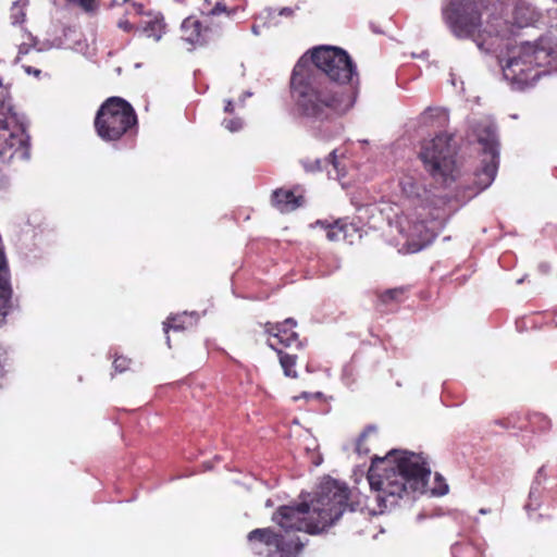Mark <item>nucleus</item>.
Returning a JSON list of instances; mask_svg holds the SVG:
<instances>
[{
  "mask_svg": "<svg viewBox=\"0 0 557 557\" xmlns=\"http://www.w3.org/2000/svg\"><path fill=\"white\" fill-rule=\"evenodd\" d=\"M223 125L231 132H237L243 126V121L239 117L224 119Z\"/></svg>",
  "mask_w": 557,
  "mask_h": 557,
  "instance_id": "27",
  "label": "nucleus"
},
{
  "mask_svg": "<svg viewBox=\"0 0 557 557\" xmlns=\"http://www.w3.org/2000/svg\"><path fill=\"white\" fill-rule=\"evenodd\" d=\"M188 319L187 313L176 314L169 317L166 321L163 322V331L165 334H169L170 331L182 332L187 329L186 320Z\"/></svg>",
  "mask_w": 557,
  "mask_h": 557,
  "instance_id": "22",
  "label": "nucleus"
},
{
  "mask_svg": "<svg viewBox=\"0 0 557 557\" xmlns=\"http://www.w3.org/2000/svg\"><path fill=\"white\" fill-rule=\"evenodd\" d=\"M476 552L470 543H461L454 546V554L457 557H468L469 553Z\"/></svg>",
  "mask_w": 557,
  "mask_h": 557,
  "instance_id": "26",
  "label": "nucleus"
},
{
  "mask_svg": "<svg viewBox=\"0 0 557 557\" xmlns=\"http://www.w3.org/2000/svg\"><path fill=\"white\" fill-rule=\"evenodd\" d=\"M117 25L124 32H131L134 28L133 24L127 20L120 21Z\"/></svg>",
  "mask_w": 557,
  "mask_h": 557,
  "instance_id": "29",
  "label": "nucleus"
},
{
  "mask_svg": "<svg viewBox=\"0 0 557 557\" xmlns=\"http://www.w3.org/2000/svg\"><path fill=\"white\" fill-rule=\"evenodd\" d=\"M165 30V24L162 17L153 16L145 21L141 25V33L145 37L151 38L154 41L161 39Z\"/></svg>",
  "mask_w": 557,
  "mask_h": 557,
  "instance_id": "20",
  "label": "nucleus"
},
{
  "mask_svg": "<svg viewBox=\"0 0 557 557\" xmlns=\"http://www.w3.org/2000/svg\"><path fill=\"white\" fill-rule=\"evenodd\" d=\"M5 185V180L2 175H0V189L3 188Z\"/></svg>",
  "mask_w": 557,
  "mask_h": 557,
  "instance_id": "34",
  "label": "nucleus"
},
{
  "mask_svg": "<svg viewBox=\"0 0 557 557\" xmlns=\"http://www.w3.org/2000/svg\"><path fill=\"white\" fill-rule=\"evenodd\" d=\"M495 5V0H450L443 9V20L455 37L471 39L479 49L492 51L510 33L506 20L494 13L483 24L482 13Z\"/></svg>",
  "mask_w": 557,
  "mask_h": 557,
  "instance_id": "3",
  "label": "nucleus"
},
{
  "mask_svg": "<svg viewBox=\"0 0 557 557\" xmlns=\"http://www.w3.org/2000/svg\"><path fill=\"white\" fill-rule=\"evenodd\" d=\"M297 322L288 318L283 322L272 323L267 322L263 324L264 333L269 335V341H272L276 347L290 350H300L302 343L299 339L297 332L294 331Z\"/></svg>",
  "mask_w": 557,
  "mask_h": 557,
  "instance_id": "10",
  "label": "nucleus"
},
{
  "mask_svg": "<svg viewBox=\"0 0 557 557\" xmlns=\"http://www.w3.org/2000/svg\"><path fill=\"white\" fill-rule=\"evenodd\" d=\"M386 497H387V496H385V495H384L383 497H382V495H379V498H382V500H383V502H385V500H386Z\"/></svg>",
  "mask_w": 557,
  "mask_h": 557,
  "instance_id": "36",
  "label": "nucleus"
},
{
  "mask_svg": "<svg viewBox=\"0 0 557 557\" xmlns=\"http://www.w3.org/2000/svg\"><path fill=\"white\" fill-rule=\"evenodd\" d=\"M512 15V23L506 21L510 28V33L504 39L509 38L513 34V26L522 28L524 26H528L535 20L534 11L530 7L523 4H517L513 9Z\"/></svg>",
  "mask_w": 557,
  "mask_h": 557,
  "instance_id": "16",
  "label": "nucleus"
},
{
  "mask_svg": "<svg viewBox=\"0 0 557 557\" xmlns=\"http://www.w3.org/2000/svg\"><path fill=\"white\" fill-rule=\"evenodd\" d=\"M289 13H292V10L287 9V8L283 9L281 12V14H289Z\"/></svg>",
  "mask_w": 557,
  "mask_h": 557,
  "instance_id": "35",
  "label": "nucleus"
},
{
  "mask_svg": "<svg viewBox=\"0 0 557 557\" xmlns=\"http://www.w3.org/2000/svg\"><path fill=\"white\" fill-rule=\"evenodd\" d=\"M495 424L506 430H528V426L524 423V417H522L519 412H513L507 416L506 418L498 419L495 421Z\"/></svg>",
  "mask_w": 557,
  "mask_h": 557,
  "instance_id": "21",
  "label": "nucleus"
},
{
  "mask_svg": "<svg viewBox=\"0 0 557 557\" xmlns=\"http://www.w3.org/2000/svg\"><path fill=\"white\" fill-rule=\"evenodd\" d=\"M433 117H436L440 120V125H444L447 123L448 121V114L445 110L443 109H428L424 113H423V120L425 123H428L430 120H432Z\"/></svg>",
  "mask_w": 557,
  "mask_h": 557,
  "instance_id": "25",
  "label": "nucleus"
},
{
  "mask_svg": "<svg viewBox=\"0 0 557 557\" xmlns=\"http://www.w3.org/2000/svg\"><path fill=\"white\" fill-rule=\"evenodd\" d=\"M2 85H3V83H2V81L0 79V86H2Z\"/></svg>",
  "mask_w": 557,
  "mask_h": 557,
  "instance_id": "39",
  "label": "nucleus"
},
{
  "mask_svg": "<svg viewBox=\"0 0 557 557\" xmlns=\"http://www.w3.org/2000/svg\"><path fill=\"white\" fill-rule=\"evenodd\" d=\"M552 322H553V323H554V325L557 327V311H555V312L553 313Z\"/></svg>",
  "mask_w": 557,
  "mask_h": 557,
  "instance_id": "33",
  "label": "nucleus"
},
{
  "mask_svg": "<svg viewBox=\"0 0 557 557\" xmlns=\"http://www.w3.org/2000/svg\"><path fill=\"white\" fill-rule=\"evenodd\" d=\"M429 475L430 470L419 456L404 453L396 457L391 453L384 458H373L367 478L372 490L385 496L403 497L408 488L423 487Z\"/></svg>",
  "mask_w": 557,
  "mask_h": 557,
  "instance_id": "4",
  "label": "nucleus"
},
{
  "mask_svg": "<svg viewBox=\"0 0 557 557\" xmlns=\"http://www.w3.org/2000/svg\"><path fill=\"white\" fill-rule=\"evenodd\" d=\"M359 74L342 48L315 47L295 64L289 88L298 114L312 123L333 122L354 106Z\"/></svg>",
  "mask_w": 557,
  "mask_h": 557,
  "instance_id": "1",
  "label": "nucleus"
},
{
  "mask_svg": "<svg viewBox=\"0 0 557 557\" xmlns=\"http://www.w3.org/2000/svg\"><path fill=\"white\" fill-rule=\"evenodd\" d=\"M199 11L205 15H231L243 9V0H199Z\"/></svg>",
  "mask_w": 557,
  "mask_h": 557,
  "instance_id": "12",
  "label": "nucleus"
},
{
  "mask_svg": "<svg viewBox=\"0 0 557 557\" xmlns=\"http://www.w3.org/2000/svg\"><path fill=\"white\" fill-rule=\"evenodd\" d=\"M268 346L276 351L278 356L280 366L283 369L284 375L290 379H297L298 372L296 370V366L298 362V356L296 354L297 350L283 349L276 347V345L272 342H268Z\"/></svg>",
  "mask_w": 557,
  "mask_h": 557,
  "instance_id": "15",
  "label": "nucleus"
},
{
  "mask_svg": "<svg viewBox=\"0 0 557 557\" xmlns=\"http://www.w3.org/2000/svg\"><path fill=\"white\" fill-rule=\"evenodd\" d=\"M524 423L528 426L529 432L536 433V432H547L552 429V421L550 419L541 413V412H533L529 413L524 417Z\"/></svg>",
  "mask_w": 557,
  "mask_h": 557,
  "instance_id": "19",
  "label": "nucleus"
},
{
  "mask_svg": "<svg viewBox=\"0 0 557 557\" xmlns=\"http://www.w3.org/2000/svg\"><path fill=\"white\" fill-rule=\"evenodd\" d=\"M409 288L406 286L394 287L385 290H376L375 295L380 306L399 305L407 296Z\"/></svg>",
  "mask_w": 557,
  "mask_h": 557,
  "instance_id": "17",
  "label": "nucleus"
},
{
  "mask_svg": "<svg viewBox=\"0 0 557 557\" xmlns=\"http://www.w3.org/2000/svg\"><path fill=\"white\" fill-rule=\"evenodd\" d=\"M207 28L194 16L186 17L181 25V38L191 46L206 41Z\"/></svg>",
  "mask_w": 557,
  "mask_h": 557,
  "instance_id": "14",
  "label": "nucleus"
},
{
  "mask_svg": "<svg viewBox=\"0 0 557 557\" xmlns=\"http://www.w3.org/2000/svg\"><path fill=\"white\" fill-rule=\"evenodd\" d=\"M321 396V393H315L314 394V397H320Z\"/></svg>",
  "mask_w": 557,
  "mask_h": 557,
  "instance_id": "38",
  "label": "nucleus"
},
{
  "mask_svg": "<svg viewBox=\"0 0 557 557\" xmlns=\"http://www.w3.org/2000/svg\"><path fill=\"white\" fill-rule=\"evenodd\" d=\"M294 189L277 188L272 193L271 203L281 213H289L302 207L305 203V197L302 194H296Z\"/></svg>",
  "mask_w": 557,
  "mask_h": 557,
  "instance_id": "11",
  "label": "nucleus"
},
{
  "mask_svg": "<svg viewBox=\"0 0 557 557\" xmlns=\"http://www.w3.org/2000/svg\"><path fill=\"white\" fill-rule=\"evenodd\" d=\"M457 148L448 134H438L421 144L419 158L425 171L436 181L446 184L455 181L457 173Z\"/></svg>",
  "mask_w": 557,
  "mask_h": 557,
  "instance_id": "8",
  "label": "nucleus"
},
{
  "mask_svg": "<svg viewBox=\"0 0 557 557\" xmlns=\"http://www.w3.org/2000/svg\"><path fill=\"white\" fill-rule=\"evenodd\" d=\"M131 360L125 357H116L113 361V367L119 372H124L128 369Z\"/></svg>",
  "mask_w": 557,
  "mask_h": 557,
  "instance_id": "28",
  "label": "nucleus"
},
{
  "mask_svg": "<svg viewBox=\"0 0 557 557\" xmlns=\"http://www.w3.org/2000/svg\"><path fill=\"white\" fill-rule=\"evenodd\" d=\"M94 126L107 143L134 141L138 135V116L133 106L121 97H109L99 107Z\"/></svg>",
  "mask_w": 557,
  "mask_h": 557,
  "instance_id": "6",
  "label": "nucleus"
},
{
  "mask_svg": "<svg viewBox=\"0 0 557 557\" xmlns=\"http://www.w3.org/2000/svg\"><path fill=\"white\" fill-rule=\"evenodd\" d=\"M12 289L9 282V269L4 253L0 249V322H2L11 307Z\"/></svg>",
  "mask_w": 557,
  "mask_h": 557,
  "instance_id": "13",
  "label": "nucleus"
},
{
  "mask_svg": "<svg viewBox=\"0 0 557 557\" xmlns=\"http://www.w3.org/2000/svg\"><path fill=\"white\" fill-rule=\"evenodd\" d=\"M371 428H368L367 430H364L361 435L359 436V440H358V450L360 449V446H361V443L366 440V437L368 436V431H370Z\"/></svg>",
  "mask_w": 557,
  "mask_h": 557,
  "instance_id": "31",
  "label": "nucleus"
},
{
  "mask_svg": "<svg viewBox=\"0 0 557 557\" xmlns=\"http://www.w3.org/2000/svg\"><path fill=\"white\" fill-rule=\"evenodd\" d=\"M166 342H168L169 347H171V345H170V337L169 336L166 337Z\"/></svg>",
  "mask_w": 557,
  "mask_h": 557,
  "instance_id": "37",
  "label": "nucleus"
},
{
  "mask_svg": "<svg viewBox=\"0 0 557 557\" xmlns=\"http://www.w3.org/2000/svg\"><path fill=\"white\" fill-rule=\"evenodd\" d=\"M348 488L332 481L321 486L311 506L300 503L278 507L272 520L280 525L284 534L276 533L271 528L255 529L247 535L251 549L261 554L258 544H262L267 547L268 557H297L304 548V543L295 532H322L341 518L348 505Z\"/></svg>",
  "mask_w": 557,
  "mask_h": 557,
  "instance_id": "2",
  "label": "nucleus"
},
{
  "mask_svg": "<svg viewBox=\"0 0 557 557\" xmlns=\"http://www.w3.org/2000/svg\"><path fill=\"white\" fill-rule=\"evenodd\" d=\"M352 233H357L354 224L338 220L327 227L326 238L331 242L348 240Z\"/></svg>",
  "mask_w": 557,
  "mask_h": 557,
  "instance_id": "18",
  "label": "nucleus"
},
{
  "mask_svg": "<svg viewBox=\"0 0 557 557\" xmlns=\"http://www.w3.org/2000/svg\"><path fill=\"white\" fill-rule=\"evenodd\" d=\"M29 140L25 116L3 104L0 110V162L29 159Z\"/></svg>",
  "mask_w": 557,
  "mask_h": 557,
  "instance_id": "7",
  "label": "nucleus"
},
{
  "mask_svg": "<svg viewBox=\"0 0 557 557\" xmlns=\"http://www.w3.org/2000/svg\"><path fill=\"white\" fill-rule=\"evenodd\" d=\"M503 70L505 77L512 82L533 84L542 74L557 72V45L545 38L522 42L510 50Z\"/></svg>",
  "mask_w": 557,
  "mask_h": 557,
  "instance_id": "5",
  "label": "nucleus"
},
{
  "mask_svg": "<svg viewBox=\"0 0 557 557\" xmlns=\"http://www.w3.org/2000/svg\"><path fill=\"white\" fill-rule=\"evenodd\" d=\"M325 163L333 164L334 168H337L336 164V150H333L329 153V157L324 159L323 161L320 159H315L313 162L307 160L302 161V165L307 172H315V171H322Z\"/></svg>",
  "mask_w": 557,
  "mask_h": 557,
  "instance_id": "23",
  "label": "nucleus"
},
{
  "mask_svg": "<svg viewBox=\"0 0 557 557\" xmlns=\"http://www.w3.org/2000/svg\"><path fill=\"white\" fill-rule=\"evenodd\" d=\"M224 112L232 114L234 112V103L232 100H226L224 106Z\"/></svg>",
  "mask_w": 557,
  "mask_h": 557,
  "instance_id": "30",
  "label": "nucleus"
},
{
  "mask_svg": "<svg viewBox=\"0 0 557 557\" xmlns=\"http://www.w3.org/2000/svg\"><path fill=\"white\" fill-rule=\"evenodd\" d=\"M478 141L482 146L481 166L474 172V181L478 190H484L495 180L499 163V143L495 128L491 125L479 127Z\"/></svg>",
  "mask_w": 557,
  "mask_h": 557,
  "instance_id": "9",
  "label": "nucleus"
},
{
  "mask_svg": "<svg viewBox=\"0 0 557 557\" xmlns=\"http://www.w3.org/2000/svg\"><path fill=\"white\" fill-rule=\"evenodd\" d=\"M67 4L81 9L87 14H94L99 9V0H64Z\"/></svg>",
  "mask_w": 557,
  "mask_h": 557,
  "instance_id": "24",
  "label": "nucleus"
},
{
  "mask_svg": "<svg viewBox=\"0 0 557 557\" xmlns=\"http://www.w3.org/2000/svg\"><path fill=\"white\" fill-rule=\"evenodd\" d=\"M312 396H313L312 394L307 393V392H304V393H301L299 396H294V397H293V400H294V401H298V400H299V399H301V398L309 399V398H310V397H312Z\"/></svg>",
  "mask_w": 557,
  "mask_h": 557,
  "instance_id": "32",
  "label": "nucleus"
}]
</instances>
